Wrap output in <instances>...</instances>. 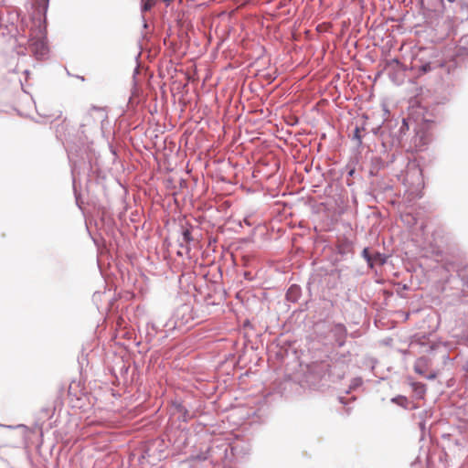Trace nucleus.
<instances>
[{"label":"nucleus","instance_id":"obj_14","mask_svg":"<svg viewBox=\"0 0 468 468\" xmlns=\"http://www.w3.org/2000/svg\"><path fill=\"white\" fill-rule=\"evenodd\" d=\"M392 402L394 403H398L401 406H404L402 402H406L407 401V399L405 397H402V396H398V397H395L391 399Z\"/></svg>","mask_w":468,"mask_h":468},{"label":"nucleus","instance_id":"obj_21","mask_svg":"<svg viewBox=\"0 0 468 468\" xmlns=\"http://www.w3.org/2000/svg\"><path fill=\"white\" fill-rule=\"evenodd\" d=\"M170 1H171V0H164V2H165V3H166V5H169Z\"/></svg>","mask_w":468,"mask_h":468},{"label":"nucleus","instance_id":"obj_2","mask_svg":"<svg viewBox=\"0 0 468 468\" xmlns=\"http://www.w3.org/2000/svg\"><path fill=\"white\" fill-rule=\"evenodd\" d=\"M332 337L335 339V344L338 347L344 346L347 331L343 324H335L330 331Z\"/></svg>","mask_w":468,"mask_h":468},{"label":"nucleus","instance_id":"obj_5","mask_svg":"<svg viewBox=\"0 0 468 468\" xmlns=\"http://www.w3.org/2000/svg\"><path fill=\"white\" fill-rule=\"evenodd\" d=\"M35 46V51L38 56L43 57L48 53V48L42 41L36 42Z\"/></svg>","mask_w":468,"mask_h":468},{"label":"nucleus","instance_id":"obj_20","mask_svg":"<svg viewBox=\"0 0 468 468\" xmlns=\"http://www.w3.org/2000/svg\"><path fill=\"white\" fill-rule=\"evenodd\" d=\"M138 72H139V69H138V68H136V69H134L133 76H135V74H137Z\"/></svg>","mask_w":468,"mask_h":468},{"label":"nucleus","instance_id":"obj_6","mask_svg":"<svg viewBox=\"0 0 468 468\" xmlns=\"http://www.w3.org/2000/svg\"><path fill=\"white\" fill-rule=\"evenodd\" d=\"M190 241H192V236L191 231L189 229H183L182 230V238L180 240L181 247L184 246V243L188 244Z\"/></svg>","mask_w":468,"mask_h":468},{"label":"nucleus","instance_id":"obj_9","mask_svg":"<svg viewBox=\"0 0 468 468\" xmlns=\"http://www.w3.org/2000/svg\"><path fill=\"white\" fill-rule=\"evenodd\" d=\"M414 391L416 394L420 397L423 396L426 392L425 385L421 383H415L414 384Z\"/></svg>","mask_w":468,"mask_h":468},{"label":"nucleus","instance_id":"obj_11","mask_svg":"<svg viewBox=\"0 0 468 468\" xmlns=\"http://www.w3.org/2000/svg\"><path fill=\"white\" fill-rule=\"evenodd\" d=\"M362 256L363 258L367 261V262L368 263V265L370 267L373 266V261H372V257L370 255V252H369V250L367 248H365L362 251Z\"/></svg>","mask_w":468,"mask_h":468},{"label":"nucleus","instance_id":"obj_18","mask_svg":"<svg viewBox=\"0 0 468 468\" xmlns=\"http://www.w3.org/2000/svg\"><path fill=\"white\" fill-rule=\"evenodd\" d=\"M181 310L183 312H188V311H190V306L189 305H184V306H182Z\"/></svg>","mask_w":468,"mask_h":468},{"label":"nucleus","instance_id":"obj_12","mask_svg":"<svg viewBox=\"0 0 468 468\" xmlns=\"http://www.w3.org/2000/svg\"><path fill=\"white\" fill-rule=\"evenodd\" d=\"M383 164V161L380 158H375L373 160V167L370 170V174H374V170L379 169L380 165Z\"/></svg>","mask_w":468,"mask_h":468},{"label":"nucleus","instance_id":"obj_13","mask_svg":"<svg viewBox=\"0 0 468 468\" xmlns=\"http://www.w3.org/2000/svg\"><path fill=\"white\" fill-rule=\"evenodd\" d=\"M363 381L360 378H356L352 380L350 388H356L357 387H360L362 385Z\"/></svg>","mask_w":468,"mask_h":468},{"label":"nucleus","instance_id":"obj_3","mask_svg":"<svg viewBox=\"0 0 468 468\" xmlns=\"http://www.w3.org/2000/svg\"><path fill=\"white\" fill-rule=\"evenodd\" d=\"M301 293V287L296 284H292L289 287L286 292V299L289 302L296 303L300 299Z\"/></svg>","mask_w":468,"mask_h":468},{"label":"nucleus","instance_id":"obj_10","mask_svg":"<svg viewBox=\"0 0 468 468\" xmlns=\"http://www.w3.org/2000/svg\"><path fill=\"white\" fill-rule=\"evenodd\" d=\"M352 140L356 141V144L360 145L362 144V138L360 135V129L359 127H356L354 130Z\"/></svg>","mask_w":468,"mask_h":468},{"label":"nucleus","instance_id":"obj_1","mask_svg":"<svg viewBox=\"0 0 468 468\" xmlns=\"http://www.w3.org/2000/svg\"><path fill=\"white\" fill-rule=\"evenodd\" d=\"M382 135H388L391 138L392 145H399L409 131V123L407 119L389 120L382 126Z\"/></svg>","mask_w":468,"mask_h":468},{"label":"nucleus","instance_id":"obj_16","mask_svg":"<svg viewBox=\"0 0 468 468\" xmlns=\"http://www.w3.org/2000/svg\"><path fill=\"white\" fill-rule=\"evenodd\" d=\"M420 360H419L415 366H414V369H415V372L421 375V376H424V370L423 368L420 367Z\"/></svg>","mask_w":468,"mask_h":468},{"label":"nucleus","instance_id":"obj_4","mask_svg":"<svg viewBox=\"0 0 468 468\" xmlns=\"http://www.w3.org/2000/svg\"><path fill=\"white\" fill-rule=\"evenodd\" d=\"M458 56H468V34L463 36L457 46Z\"/></svg>","mask_w":468,"mask_h":468},{"label":"nucleus","instance_id":"obj_19","mask_svg":"<svg viewBox=\"0 0 468 468\" xmlns=\"http://www.w3.org/2000/svg\"><path fill=\"white\" fill-rule=\"evenodd\" d=\"M427 378H429V379H433V378H435V374H432V375H431V376L427 377Z\"/></svg>","mask_w":468,"mask_h":468},{"label":"nucleus","instance_id":"obj_22","mask_svg":"<svg viewBox=\"0 0 468 468\" xmlns=\"http://www.w3.org/2000/svg\"><path fill=\"white\" fill-rule=\"evenodd\" d=\"M403 289L407 290V289H408V286H407V285H404V286H403Z\"/></svg>","mask_w":468,"mask_h":468},{"label":"nucleus","instance_id":"obj_8","mask_svg":"<svg viewBox=\"0 0 468 468\" xmlns=\"http://www.w3.org/2000/svg\"><path fill=\"white\" fill-rule=\"evenodd\" d=\"M155 5V0H141V11L147 12Z\"/></svg>","mask_w":468,"mask_h":468},{"label":"nucleus","instance_id":"obj_15","mask_svg":"<svg viewBox=\"0 0 468 468\" xmlns=\"http://www.w3.org/2000/svg\"><path fill=\"white\" fill-rule=\"evenodd\" d=\"M392 402L394 403H398L401 406H404L402 402H406L407 401V399L405 397H402V396H398V397H395L391 399Z\"/></svg>","mask_w":468,"mask_h":468},{"label":"nucleus","instance_id":"obj_7","mask_svg":"<svg viewBox=\"0 0 468 468\" xmlns=\"http://www.w3.org/2000/svg\"><path fill=\"white\" fill-rule=\"evenodd\" d=\"M442 64L435 62H426L420 66V70L424 73L433 70L436 67H441Z\"/></svg>","mask_w":468,"mask_h":468},{"label":"nucleus","instance_id":"obj_17","mask_svg":"<svg viewBox=\"0 0 468 468\" xmlns=\"http://www.w3.org/2000/svg\"><path fill=\"white\" fill-rule=\"evenodd\" d=\"M37 4L39 6L43 7V8H47L48 5V2L49 0H37Z\"/></svg>","mask_w":468,"mask_h":468}]
</instances>
